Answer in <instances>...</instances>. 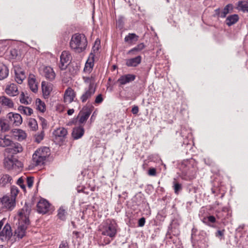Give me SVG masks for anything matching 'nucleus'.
Wrapping results in <instances>:
<instances>
[{"mask_svg":"<svg viewBox=\"0 0 248 248\" xmlns=\"http://www.w3.org/2000/svg\"><path fill=\"white\" fill-rule=\"evenodd\" d=\"M136 47L138 48V49L140 51L142 50L145 47V45L143 43H140L138 44Z\"/></svg>","mask_w":248,"mask_h":248,"instance_id":"60","label":"nucleus"},{"mask_svg":"<svg viewBox=\"0 0 248 248\" xmlns=\"http://www.w3.org/2000/svg\"><path fill=\"white\" fill-rule=\"evenodd\" d=\"M103 101V98L102 97V95L101 94H98L95 98V103L96 104H100Z\"/></svg>","mask_w":248,"mask_h":248,"instance_id":"51","label":"nucleus"},{"mask_svg":"<svg viewBox=\"0 0 248 248\" xmlns=\"http://www.w3.org/2000/svg\"><path fill=\"white\" fill-rule=\"evenodd\" d=\"M18 189L16 186H12L11 187V195L9 196L12 198H14L15 202H16V198L18 193Z\"/></svg>","mask_w":248,"mask_h":248,"instance_id":"44","label":"nucleus"},{"mask_svg":"<svg viewBox=\"0 0 248 248\" xmlns=\"http://www.w3.org/2000/svg\"><path fill=\"white\" fill-rule=\"evenodd\" d=\"M14 70L15 80L18 84H21L26 77L24 70L20 65H15L14 66Z\"/></svg>","mask_w":248,"mask_h":248,"instance_id":"7","label":"nucleus"},{"mask_svg":"<svg viewBox=\"0 0 248 248\" xmlns=\"http://www.w3.org/2000/svg\"><path fill=\"white\" fill-rule=\"evenodd\" d=\"M9 75L8 67L3 63H0V80L5 79Z\"/></svg>","mask_w":248,"mask_h":248,"instance_id":"29","label":"nucleus"},{"mask_svg":"<svg viewBox=\"0 0 248 248\" xmlns=\"http://www.w3.org/2000/svg\"><path fill=\"white\" fill-rule=\"evenodd\" d=\"M83 78L85 83L89 84L88 87H90L91 86L95 87L94 79L92 77H83Z\"/></svg>","mask_w":248,"mask_h":248,"instance_id":"47","label":"nucleus"},{"mask_svg":"<svg viewBox=\"0 0 248 248\" xmlns=\"http://www.w3.org/2000/svg\"><path fill=\"white\" fill-rule=\"evenodd\" d=\"M50 204L45 199H41L37 203V210L40 213L46 214L49 210Z\"/></svg>","mask_w":248,"mask_h":248,"instance_id":"16","label":"nucleus"},{"mask_svg":"<svg viewBox=\"0 0 248 248\" xmlns=\"http://www.w3.org/2000/svg\"><path fill=\"white\" fill-rule=\"evenodd\" d=\"M11 132L13 135L19 141L23 140L27 137L25 132L20 129H13Z\"/></svg>","mask_w":248,"mask_h":248,"instance_id":"21","label":"nucleus"},{"mask_svg":"<svg viewBox=\"0 0 248 248\" xmlns=\"http://www.w3.org/2000/svg\"><path fill=\"white\" fill-rule=\"evenodd\" d=\"M79 233V232L77 231H74L73 232V234H74L75 235H76L77 236V237H78L79 236V235H78Z\"/></svg>","mask_w":248,"mask_h":248,"instance_id":"64","label":"nucleus"},{"mask_svg":"<svg viewBox=\"0 0 248 248\" xmlns=\"http://www.w3.org/2000/svg\"><path fill=\"white\" fill-rule=\"evenodd\" d=\"M11 58L13 59H19L18 51L16 49H12L10 51Z\"/></svg>","mask_w":248,"mask_h":248,"instance_id":"48","label":"nucleus"},{"mask_svg":"<svg viewBox=\"0 0 248 248\" xmlns=\"http://www.w3.org/2000/svg\"><path fill=\"white\" fill-rule=\"evenodd\" d=\"M117 26L120 28H122L123 27V23L122 19H119L117 21Z\"/></svg>","mask_w":248,"mask_h":248,"instance_id":"59","label":"nucleus"},{"mask_svg":"<svg viewBox=\"0 0 248 248\" xmlns=\"http://www.w3.org/2000/svg\"><path fill=\"white\" fill-rule=\"evenodd\" d=\"M20 102L22 104L28 105L31 103V100L25 95L24 92H22L20 96Z\"/></svg>","mask_w":248,"mask_h":248,"instance_id":"41","label":"nucleus"},{"mask_svg":"<svg viewBox=\"0 0 248 248\" xmlns=\"http://www.w3.org/2000/svg\"><path fill=\"white\" fill-rule=\"evenodd\" d=\"M84 133V129L82 126L76 127L73 128L72 136L74 140L81 138Z\"/></svg>","mask_w":248,"mask_h":248,"instance_id":"24","label":"nucleus"},{"mask_svg":"<svg viewBox=\"0 0 248 248\" xmlns=\"http://www.w3.org/2000/svg\"><path fill=\"white\" fill-rule=\"evenodd\" d=\"M23 151V148L21 144L17 142H14L6 148L5 150V153L8 154V155H16L18 153H21Z\"/></svg>","mask_w":248,"mask_h":248,"instance_id":"11","label":"nucleus"},{"mask_svg":"<svg viewBox=\"0 0 248 248\" xmlns=\"http://www.w3.org/2000/svg\"><path fill=\"white\" fill-rule=\"evenodd\" d=\"M66 211L62 208H60L58 211V217L62 220H64L66 219Z\"/></svg>","mask_w":248,"mask_h":248,"instance_id":"45","label":"nucleus"},{"mask_svg":"<svg viewBox=\"0 0 248 248\" xmlns=\"http://www.w3.org/2000/svg\"><path fill=\"white\" fill-rule=\"evenodd\" d=\"M13 143V141L8 135L0 134V147H8Z\"/></svg>","mask_w":248,"mask_h":248,"instance_id":"25","label":"nucleus"},{"mask_svg":"<svg viewBox=\"0 0 248 248\" xmlns=\"http://www.w3.org/2000/svg\"><path fill=\"white\" fill-rule=\"evenodd\" d=\"M42 89L44 96L45 98H47L52 90V84L43 81L42 82Z\"/></svg>","mask_w":248,"mask_h":248,"instance_id":"26","label":"nucleus"},{"mask_svg":"<svg viewBox=\"0 0 248 248\" xmlns=\"http://www.w3.org/2000/svg\"><path fill=\"white\" fill-rule=\"evenodd\" d=\"M185 131H186V129L185 128H182L181 129V136L183 137V138H184V137H187V135L186 134V133H185Z\"/></svg>","mask_w":248,"mask_h":248,"instance_id":"61","label":"nucleus"},{"mask_svg":"<svg viewBox=\"0 0 248 248\" xmlns=\"http://www.w3.org/2000/svg\"><path fill=\"white\" fill-rule=\"evenodd\" d=\"M0 201L3 208L11 210L15 206L16 202H15V200L9 196H4L0 199Z\"/></svg>","mask_w":248,"mask_h":248,"instance_id":"10","label":"nucleus"},{"mask_svg":"<svg viewBox=\"0 0 248 248\" xmlns=\"http://www.w3.org/2000/svg\"><path fill=\"white\" fill-rule=\"evenodd\" d=\"M74 112V109L72 108V109H69L67 111V114L68 115H71L72 114H73Z\"/></svg>","mask_w":248,"mask_h":248,"instance_id":"63","label":"nucleus"},{"mask_svg":"<svg viewBox=\"0 0 248 248\" xmlns=\"http://www.w3.org/2000/svg\"><path fill=\"white\" fill-rule=\"evenodd\" d=\"M237 9L243 12H248V2L239 1L237 4Z\"/></svg>","mask_w":248,"mask_h":248,"instance_id":"38","label":"nucleus"},{"mask_svg":"<svg viewBox=\"0 0 248 248\" xmlns=\"http://www.w3.org/2000/svg\"><path fill=\"white\" fill-rule=\"evenodd\" d=\"M28 84L30 89L34 93L38 91V85L36 81L35 76L33 74H30L28 79Z\"/></svg>","mask_w":248,"mask_h":248,"instance_id":"23","label":"nucleus"},{"mask_svg":"<svg viewBox=\"0 0 248 248\" xmlns=\"http://www.w3.org/2000/svg\"><path fill=\"white\" fill-rule=\"evenodd\" d=\"M136 79V76L133 74H126L123 75L118 79V82L121 85H125L134 81Z\"/></svg>","mask_w":248,"mask_h":248,"instance_id":"20","label":"nucleus"},{"mask_svg":"<svg viewBox=\"0 0 248 248\" xmlns=\"http://www.w3.org/2000/svg\"><path fill=\"white\" fill-rule=\"evenodd\" d=\"M87 45V39L84 34L77 33L72 35L70 42V46L76 52L80 53L84 51Z\"/></svg>","mask_w":248,"mask_h":248,"instance_id":"2","label":"nucleus"},{"mask_svg":"<svg viewBox=\"0 0 248 248\" xmlns=\"http://www.w3.org/2000/svg\"><path fill=\"white\" fill-rule=\"evenodd\" d=\"M145 223V219L144 217L140 218L138 221V226L139 227H143Z\"/></svg>","mask_w":248,"mask_h":248,"instance_id":"55","label":"nucleus"},{"mask_svg":"<svg viewBox=\"0 0 248 248\" xmlns=\"http://www.w3.org/2000/svg\"><path fill=\"white\" fill-rule=\"evenodd\" d=\"M12 177L8 174H2L0 176V187H5L8 184H11Z\"/></svg>","mask_w":248,"mask_h":248,"instance_id":"30","label":"nucleus"},{"mask_svg":"<svg viewBox=\"0 0 248 248\" xmlns=\"http://www.w3.org/2000/svg\"><path fill=\"white\" fill-rule=\"evenodd\" d=\"M233 10L232 5L231 4H227L222 10L220 14V17L224 18L226 15L231 13Z\"/></svg>","mask_w":248,"mask_h":248,"instance_id":"37","label":"nucleus"},{"mask_svg":"<svg viewBox=\"0 0 248 248\" xmlns=\"http://www.w3.org/2000/svg\"><path fill=\"white\" fill-rule=\"evenodd\" d=\"M17 109L21 113L26 115H31L33 113L32 109L23 106H19Z\"/></svg>","mask_w":248,"mask_h":248,"instance_id":"36","label":"nucleus"},{"mask_svg":"<svg viewBox=\"0 0 248 248\" xmlns=\"http://www.w3.org/2000/svg\"><path fill=\"white\" fill-rule=\"evenodd\" d=\"M36 104L37 106V109L42 112H44L46 110V105L45 103L42 102L41 99H37Z\"/></svg>","mask_w":248,"mask_h":248,"instance_id":"40","label":"nucleus"},{"mask_svg":"<svg viewBox=\"0 0 248 248\" xmlns=\"http://www.w3.org/2000/svg\"><path fill=\"white\" fill-rule=\"evenodd\" d=\"M148 174L151 176H155L156 175V169L151 168L148 170Z\"/></svg>","mask_w":248,"mask_h":248,"instance_id":"57","label":"nucleus"},{"mask_svg":"<svg viewBox=\"0 0 248 248\" xmlns=\"http://www.w3.org/2000/svg\"><path fill=\"white\" fill-rule=\"evenodd\" d=\"M10 129L9 121L4 119H0V131L4 132L8 131Z\"/></svg>","mask_w":248,"mask_h":248,"instance_id":"31","label":"nucleus"},{"mask_svg":"<svg viewBox=\"0 0 248 248\" xmlns=\"http://www.w3.org/2000/svg\"><path fill=\"white\" fill-rule=\"evenodd\" d=\"M31 204L26 202L21 211L19 212V220H21V222H24L25 223H30L29 216L31 213Z\"/></svg>","mask_w":248,"mask_h":248,"instance_id":"4","label":"nucleus"},{"mask_svg":"<svg viewBox=\"0 0 248 248\" xmlns=\"http://www.w3.org/2000/svg\"><path fill=\"white\" fill-rule=\"evenodd\" d=\"M93 65V56L92 59L91 61L88 60L86 62L84 71L85 72H90L92 70Z\"/></svg>","mask_w":248,"mask_h":248,"instance_id":"39","label":"nucleus"},{"mask_svg":"<svg viewBox=\"0 0 248 248\" xmlns=\"http://www.w3.org/2000/svg\"><path fill=\"white\" fill-rule=\"evenodd\" d=\"M44 137V132L42 131L40 133H38L34 135L35 141L40 143L43 140Z\"/></svg>","mask_w":248,"mask_h":248,"instance_id":"46","label":"nucleus"},{"mask_svg":"<svg viewBox=\"0 0 248 248\" xmlns=\"http://www.w3.org/2000/svg\"><path fill=\"white\" fill-rule=\"evenodd\" d=\"M67 134V129L63 127L58 128L53 132V134L58 137H64Z\"/></svg>","mask_w":248,"mask_h":248,"instance_id":"35","label":"nucleus"},{"mask_svg":"<svg viewBox=\"0 0 248 248\" xmlns=\"http://www.w3.org/2000/svg\"><path fill=\"white\" fill-rule=\"evenodd\" d=\"M139 107L137 106H134L131 110V112L134 114H137L139 112Z\"/></svg>","mask_w":248,"mask_h":248,"instance_id":"58","label":"nucleus"},{"mask_svg":"<svg viewBox=\"0 0 248 248\" xmlns=\"http://www.w3.org/2000/svg\"><path fill=\"white\" fill-rule=\"evenodd\" d=\"M141 57L138 56L135 58L126 60L125 64L128 67H136L140 63Z\"/></svg>","mask_w":248,"mask_h":248,"instance_id":"22","label":"nucleus"},{"mask_svg":"<svg viewBox=\"0 0 248 248\" xmlns=\"http://www.w3.org/2000/svg\"><path fill=\"white\" fill-rule=\"evenodd\" d=\"M180 169L182 170V173L184 175L188 176L191 173H193L195 170L193 169L192 160H183L180 165Z\"/></svg>","mask_w":248,"mask_h":248,"instance_id":"6","label":"nucleus"},{"mask_svg":"<svg viewBox=\"0 0 248 248\" xmlns=\"http://www.w3.org/2000/svg\"><path fill=\"white\" fill-rule=\"evenodd\" d=\"M12 236L11 226L7 223L0 232V239L2 241L9 240Z\"/></svg>","mask_w":248,"mask_h":248,"instance_id":"14","label":"nucleus"},{"mask_svg":"<svg viewBox=\"0 0 248 248\" xmlns=\"http://www.w3.org/2000/svg\"><path fill=\"white\" fill-rule=\"evenodd\" d=\"M40 74L44 76L47 79L52 81L55 78L56 74L50 66H43L40 68Z\"/></svg>","mask_w":248,"mask_h":248,"instance_id":"9","label":"nucleus"},{"mask_svg":"<svg viewBox=\"0 0 248 248\" xmlns=\"http://www.w3.org/2000/svg\"><path fill=\"white\" fill-rule=\"evenodd\" d=\"M34 153L41 157V158H44L46 159L49 155V149L46 147H44L38 149Z\"/></svg>","mask_w":248,"mask_h":248,"instance_id":"28","label":"nucleus"},{"mask_svg":"<svg viewBox=\"0 0 248 248\" xmlns=\"http://www.w3.org/2000/svg\"><path fill=\"white\" fill-rule=\"evenodd\" d=\"M215 15L214 16H217L220 17V14L221 11H220L219 8L215 10Z\"/></svg>","mask_w":248,"mask_h":248,"instance_id":"62","label":"nucleus"},{"mask_svg":"<svg viewBox=\"0 0 248 248\" xmlns=\"http://www.w3.org/2000/svg\"><path fill=\"white\" fill-rule=\"evenodd\" d=\"M192 246L194 248H206L208 246L207 238L203 235H200L194 239L193 234L191 236Z\"/></svg>","mask_w":248,"mask_h":248,"instance_id":"5","label":"nucleus"},{"mask_svg":"<svg viewBox=\"0 0 248 248\" xmlns=\"http://www.w3.org/2000/svg\"><path fill=\"white\" fill-rule=\"evenodd\" d=\"M7 118L9 123L15 126H19L22 123V118L18 113L10 112L7 114Z\"/></svg>","mask_w":248,"mask_h":248,"instance_id":"12","label":"nucleus"},{"mask_svg":"<svg viewBox=\"0 0 248 248\" xmlns=\"http://www.w3.org/2000/svg\"><path fill=\"white\" fill-rule=\"evenodd\" d=\"M5 92L6 94L11 96H16L19 93L16 84L13 83H8L6 85Z\"/></svg>","mask_w":248,"mask_h":248,"instance_id":"18","label":"nucleus"},{"mask_svg":"<svg viewBox=\"0 0 248 248\" xmlns=\"http://www.w3.org/2000/svg\"><path fill=\"white\" fill-rule=\"evenodd\" d=\"M0 104L9 108H12L14 105L12 100L5 96L0 97Z\"/></svg>","mask_w":248,"mask_h":248,"instance_id":"34","label":"nucleus"},{"mask_svg":"<svg viewBox=\"0 0 248 248\" xmlns=\"http://www.w3.org/2000/svg\"><path fill=\"white\" fill-rule=\"evenodd\" d=\"M59 248H69V245L66 241H62L60 244Z\"/></svg>","mask_w":248,"mask_h":248,"instance_id":"56","label":"nucleus"},{"mask_svg":"<svg viewBox=\"0 0 248 248\" xmlns=\"http://www.w3.org/2000/svg\"><path fill=\"white\" fill-rule=\"evenodd\" d=\"M139 36L134 33H128L124 37V41L125 43L129 45H133L138 41Z\"/></svg>","mask_w":248,"mask_h":248,"instance_id":"27","label":"nucleus"},{"mask_svg":"<svg viewBox=\"0 0 248 248\" xmlns=\"http://www.w3.org/2000/svg\"><path fill=\"white\" fill-rule=\"evenodd\" d=\"M116 227L117 225L115 221L110 220H107L100 226L99 230L101 234L104 236H109L111 238V239L109 238L104 239L103 244H109L115 236L117 233Z\"/></svg>","mask_w":248,"mask_h":248,"instance_id":"1","label":"nucleus"},{"mask_svg":"<svg viewBox=\"0 0 248 248\" xmlns=\"http://www.w3.org/2000/svg\"><path fill=\"white\" fill-rule=\"evenodd\" d=\"M28 125L33 131L36 130L38 128L37 121L34 119L31 118L29 121Z\"/></svg>","mask_w":248,"mask_h":248,"instance_id":"42","label":"nucleus"},{"mask_svg":"<svg viewBox=\"0 0 248 248\" xmlns=\"http://www.w3.org/2000/svg\"><path fill=\"white\" fill-rule=\"evenodd\" d=\"M71 55L70 53L66 51H63L60 56V63L59 67L61 70H64L66 68L70 61Z\"/></svg>","mask_w":248,"mask_h":248,"instance_id":"13","label":"nucleus"},{"mask_svg":"<svg viewBox=\"0 0 248 248\" xmlns=\"http://www.w3.org/2000/svg\"><path fill=\"white\" fill-rule=\"evenodd\" d=\"M174 192L176 194H178L182 189V185L178 183H175L173 186Z\"/></svg>","mask_w":248,"mask_h":248,"instance_id":"49","label":"nucleus"},{"mask_svg":"<svg viewBox=\"0 0 248 248\" xmlns=\"http://www.w3.org/2000/svg\"><path fill=\"white\" fill-rule=\"evenodd\" d=\"M224 230H218L216 233V236L217 237H220V238H221L224 236Z\"/></svg>","mask_w":248,"mask_h":248,"instance_id":"52","label":"nucleus"},{"mask_svg":"<svg viewBox=\"0 0 248 248\" xmlns=\"http://www.w3.org/2000/svg\"><path fill=\"white\" fill-rule=\"evenodd\" d=\"M33 183V177H28L27 178V184L29 188H31Z\"/></svg>","mask_w":248,"mask_h":248,"instance_id":"50","label":"nucleus"},{"mask_svg":"<svg viewBox=\"0 0 248 248\" xmlns=\"http://www.w3.org/2000/svg\"><path fill=\"white\" fill-rule=\"evenodd\" d=\"M138 51H140L139 50V49H138V48L136 46L135 47H134L132 49L129 50L128 51L127 54H128L135 55V54H136V52H138Z\"/></svg>","mask_w":248,"mask_h":248,"instance_id":"53","label":"nucleus"},{"mask_svg":"<svg viewBox=\"0 0 248 248\" xmlns=\"http://www.w3.org/2000/svg\"><path fill=\"white\" fill-rule=\"evenodd\" d=\"M46 159L44 158H41L39 155L34 153L32 155V164L34 166H39L43 165L44 163V161Z\"/></svg>","mask_w":248,"mask_h":248,"instance_id":"33","label":"nucleus"},{"mask_svg":"<svg viewBox=\"0 0 248 248\" xmlns=\"http://www.w3.org/2000/svg\"><path fill=\"white\" fill-rule=\"evenodd\" d=\"M5 168L8 170H16L22 168L23 164L13 155H7L4 160Z\"/></svg>","mask_w":248,"mask_h":248,"instance_id":"3","label":"nucleus"},{"mask_svg":"<svg viewBox=\"0 0 248 248\" xmlns=\"http://www.w3.org/2000/svg\"><path fill=\"white\" fill-rule=\"evenodd\" d=\"M239 19L238 16L236 14L228 16L225 21L226 24L228 26H231L236 23Z\"/></svg>","mask_w":248,"mask_h":248,"instance_id":"32","label":"nucleus"},{"mask_svg":"<svg viewBox=\"0 0 248 248\" xmlns=\"http://www.w3.org/2000/svg\"><path fill=\"white\" fill-rule=\"evenodd\" d=\"M93 109V107L91 105H87L83 108L82 110L79 113L80 116L79 123L80 124H83L87 120Z\"/></svg>","mask_w":248,"mask_h":248,"instance_id":"8","label":"nucleus"},{"mask_svg":"<svg viewBox=\"0 0 248 248\" xmlns=\"http://www.w3.org/2000/svg\"><path fill=\"white\" fill-rule=\"evenodd\" d=\"M29 224L30 223L21 222V220H19L18 227L15 231V234L18 238L21 239L25 236L26 230Z\"/></svg>","mask_w":248,"mask_h":248,"instance_id":"17","label":"nucleus"},{"mask_svg":"<svg viewBox=\"0 0 248 248\" xmlns=\"http://www.w3.org/2000/svg\"><path fill=\"white\" fill-rule=\"evenodd\" d=\"M216 221V218L213 216H209L206 217H204L203 219V222L210 226H211L210 223H214Z\"/></svg>","mask_w":248,"mask_h":248,"instance_id":"43","label":"nucleus"},{"mask_svg":"<svg viewBox=\"0 0 248 248\" xmlns=\"http://www.w3.org/2000/svg\"><path fill=\"white\" fill-rule=\"evenodd\" d=\"M17 184L23 189L25 188V186L23 184V180L22 178H19L17 182Z\"/></svg>","mask_w":248,"mask_h":248,"instance_id":"54","label":"nucleus"},{"mask_svg":"<svg viewBox=\"0 0 248 248\" xmlns=\"http://www.w3.org/2000/svg\"><path fill=\"white\" fill-rule=\"evenodd\" d=\"M95 90V87H93L92 86H91L90 87L85 88L84 92L80 97V99L81 100V102L82 103L86 102L94 94Z\"/></svg>","mask_w":248,"mask_h":248,"instance_id":"15","label":"nucleus"},{"mask_svg":"<svg viewBox=\"0 0 248 248\" xmlns=\"http://www.w3.org/2000/svg\"><path fill=\"white\" fill-rule=\"evenodd\" d=\"M76 93L74 90L69 87L64 92V101L66 103H70L74 101Z\"/></svg>","mask_w":248,"mask_h":248,"instance_id":"19","label":"nucleus"}]
</instances>
